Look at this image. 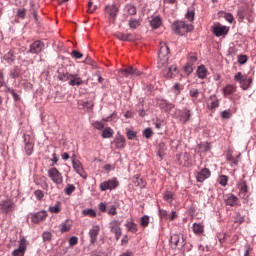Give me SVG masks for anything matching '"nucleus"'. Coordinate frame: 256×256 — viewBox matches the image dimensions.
Wrapping results in <instances>:
<instances>
[{"label":"nucleus","mask_w":256,"mask_h":256,"mask_svg":"<svg viewBox=\"0 0 256 256\" xmlns=\"http://www.w3.org/2000/svg\"><path fill=\"white\" fill-rule=\"evenodd\" d=\"M169 45L167 42H160V48L158 53V66L165 67L169 62Z\"/></svg>","instance_id":"1"},{"label":"nucleus","mask_w":256,"mask_h":256,"mask_svg":"<svg viewBox=\"0 0 256 256\" xmlns=\"http://www.w3.org/2000/svg\"><path fill=\"white\" fill-rule=\"evenodd\" d=\"M234 81L238 82L241 89L243 91H247V89H251L253 85V77H247V75H243L241 72H237L234 76Z\"/></svg>","instance_id":"2"},{"label":"nucleus","mask_w":256,"mask_h":256,"mask_svg":"<svg viewBox=\"0 0 256 256\" xmlns=\"http://www.w3.org/2000/svg\"><path fill=\"white\" fill-rule=\"evenodd\" d=\"M172 29L176 35H185V33L193 31V25L187 24L184 21H177L173 23Z\"/></svg>","instance_id":"3"},{"label":"nucleus","mask_w":256,"mask_h":256,"mask_svg":"<svg viewBox=\"0 0 256 256\" xmlns=\"http://www.w3.org/2000/svg\"><path fill=\"white\" fill-rule=\"evenodd\" d=\"M48 177L54 185H63V174L56 167L48 170Z\"/></svg>","instance_id":"4"},{"label":"nucleus","mask_w":256,"mask_h":256,"mask_svg":"<svg viewBox=\"0 0 256 256\" xmlns=\"http://www.w3.org/2000/svg\"><path fill=\"white\" fill-rule=\"evenodd\" d=\"M105 13L106 15H108L109 23H115V19L119 14V7H117V5L115 4L107 5L105 7Z\"/></svg>","instance_id":"5"},{"label":"nucleus","mask_w":256,"mask_h":256,"mask_svg":"<svg viewBox=\"0 0 256 256\" xmlns=\"http://www.w3.org/2000/svg\"><path fill=\"white\" fill-rule=\"evenodd\" d=\"M110 232L114 233L116 241H119L121 235H123V228H121L119 220H112L110 222Z\"/></svg>","instance_id":"6"},{"label":"nucleus","mask_w":256,"mask_h":256,"mask_svg":"<svg viewBox=\"0 0 256 256\" xmlns=\"http://www.w3.org/2000/svg\"><path fill=\"white\" fill-rule=\"evenodd\" d=\"M119 187V182L117 181V178L106 180L102 183H100V190L101 191H113V189H117Z\"/></svg>","instance_id":"7"},{"label":"nucleus","mask_w":256,"mask_h":256,"mask_svg":"<svg viewBox=\"0 0 256 256\" xmlns=\"http://www.w3.org/2000/svg\"><path fill=\"white\" fill-rule=\"evenodd\" d=\"M211 29L215 37H223L224 35H227V33H229V27L223 26L221 24H215L211 27Z\"/></svg>","instance_id":"8"},{"label":"nucleus","mask_w":256,"mask_h":256,"mask_svg":"<svg viewBox=\"0 0 256 256\" xmlns=\"http://www.w3.org/2000/svg\"><path fill=\"white\" fill-rule=\"evenodd\" d=\"M120 74L122 75V77H139L143 75V73L140 70L133 68L131 66H129L128 68L121 69Z\"/></svg>","instance_id":"9"},{"label":"nucleus","mask_w":256,"mask_h":256,"mask_svg":"<svg viewBox=\"0 0 256 256\" xmlns=\"http://www.w3.org/2000/svg\"><path fill=\"white\" fill-rule=\"evenodd\" d=\"M72 167L74 171H76V173L82 177V179H87V172H85V169H83V164L81 161L74 158L72 160Z\"/></svg>","instance_id":"10"},{"label":"nucleus","mask_w":256,"mask_h":256,"mask_svg":"<svg viewBox=\"0 0 256 256\" xmlns=\"http://www.w3.org/2000/svg\"><path fill=\"white\" fill-rule=\"evenodd\" d=\"M0 209L2 213H5L7 215V213H11L15 210V202L10 199L4 200L0 203Z\"/></svg>","instance_id":"11"},{"label":"nucleus","mask_w":256,"mask_h":256,"mask_svg":"<svg viewBox=\"0 0 256 256\" xmlns=\"http://www.w3.org/2000/svg\"><path fill=\"white\" fill-rule=\"evenodd\" d=\"M224 203L225 205H229L230 207H238L240 205L239 198L235 196V194H226L224 196Z\"/></svg>","instance_id":"12"},{"label":"nucleus","mask_w":256,"mask_h":256,"mask_svg":"<svg viewBox=\"0 0 256 256\" xmlns=\"http://www.w3.org/2000/svg\"><path fill=\"white\" fill-rule=\"evenodd\" d=\"M44 47L45 45L41 41L37 40L30 45L29 53H32L33 55H39V53L43 51Z\"/></svg>","instance_id":"13"},{"label":"nucleus","mask_w":256,"mask_h":256,"mask_svg":"<svg viewBox=\"0 0 256 256\" xmlns=\"http://www.w3.org/2000/svg\"><path fill=\"white\" fill-rule=\"evenodd\" d=\"M211 177V170L204 168L201 171L196 173V180L198 183H203L206 179Z\"/></svg>","instance_id":"14"},{"label":"nucleus","mask_w":256,"mask_h":256,"mask_svg":"<svg viewBox=\"0 0 256 256\" xmlns=\"http://www.w3.org/2000/svg\"><path fill=\"white\" fill-rule=\"evenodd\" d=\"M27 249V240L25 238H22L20 240V245L19 248L14 250L12 252L13 256H24L25 255V250Z\"/></svg>","instance_id":"15"},{"label":"nucleus","mask_w":256,"mask_h":256,"mask_svg":"<svg viewBox=\"0 0 256 256\" xmlns=\"http://www.w3.org/2000/svg\"><path fill=\"white\" fill-rule=\"evenodd\" d=\"M207 107L210 111H215L219 107V98H217V95H211L209 97Z\"/></svg>","instance_id":"16"},{"label":"nucleus","mask_w":256,"mask_h":256,"mask_svg":"<svg viewBox=\"0 0 256 256\" xmlns=\"http://www.w3.org/2000/svg\"><path fill=\"white\" fill-rule=\"evenodd\" d=\"M238 188L240 190L239 197H241V199H247V197H249L247 195L249 191V188L247 187V182H245L244 180H241L238 184Z\"/></svg>","instance_id":"17"},{"label":"nucleus","mask_w":256,"mask_h":256,"mask_svg":"<svg viewBox=\"0 0 256 256\" xmlns=\"http://www.w3.org/2000/svg\"><path fill=\"white\" fill-rule=\"evenodd\" d=\"M45 219H47V211H39L31 217L32 223H41V221H45Z\"/></svg>","instance_id":"18"},{"label":"nucleus","mask_w":256,"mask_h":256,"mask_svg":"<svg viewBox=\"0 0 256 256\" xmlns=\"http://www.w3.org/2000/svg\"><path fill=\"white\" fill-rule=\"evenodd\" d=\"M114 37H116V39L119 41H135V36H133L131 33L125 34L123 32H116Z\"/></svg>","instance_id":"19"},{"label":"nucleus","mask_w":256,"mask_h":256,"mask_svg":"<svg viewBox=\"0 0 256 256\" xmlns=\"http://www.w3.org/2000/svg\"><path fill=\"white\" fill-rule=\"evenodd\" d=\"M68 84L71 87H79L80 85H83V78L79 77L78 74H72V76L70 77V81L68 82Z\"/></svg>","instance_id":"20"},{"label":"nucleus","mask_w":256,"mask_h":256,"mask_svg":"<svg viewBox=\"0 0 256 256\" xmlns=\"http://www.w3.org/2000/svg\"><path fill=\"white\" fill-rule=\"evenodd\" d=\"M99 226H93L89 231L90 243H97V237L99 235Z\"/></svg>","instance_id":"21"},{"label":"nucleus","mask_w":256,"mask_h":256,"mask_svg":"<svg viewBox=\"0 0 256 256\" xmlns=\"http://www.w3.org/2000/svg\"><path fill=\"white\" fill-rule=\"evenodd\" d=\"M158 105L160 109H164L166 113H170V111L175 107L172 103L167 102V100H159Z\"/></svg>","instance_id":"22"},{"label":"nucleus","mask_w":256,"mask_h":256,"mask_svg":"<svg viewBox=\"0 0 256 256\" xmlns=\"http://www.w3.org/2000/svg\"><path fill=\"white\" fill-rule=\"evenodd\" d=\"M150 25L152 29H159L163 25V18L161 16H154L150 21Z\"/></svg>","instance_id":"23"},{"label":"nucleus","mask_w":256,"mask_h":256,"mask_svg":"<svg viewBox=\"0 0 256 256\" xmlns=\"http://www.w3.org/2000/svg\"><path fill=\"white\" fill-rule=\"evenodd\" d=\"M180 121L181 123H187L188 121L191 120V110L189 109H184L181 113H180Z\"/></svg>","instance_id":"24"},{"label":"nucleus","mask_w":256,"mask_h":256,"mask_svg":"<svg viewBox=\"0 0 256 256\" xmlns=\"http://www.w3.org/2000/svg\"><path fill=\"white\" fill-rule=\"evenodd\" d=\"M125 137L123 136H118L114 139V145L116 149H125Z\"/></svg>","instance_id":"25"},{"label":"nucleus","mask_w":256,"mask_h":256,"mask_svg":"<svg viewBox=\"0 0 256 256\" xmlns=\"http://www.w3.org/2000/svg\"><path fill=\"white\" fill-rule=\"evenodd\" d=\"M196 73L199 79H205L208 73L207 67L205 65L198 66Z\"/></svg>","instance_id":"26"},{"label":"nucleus","mask_w":256,"mask_h":256,"mask_svg":"<svg viewBox=\"0 0 256 256\" xmlns=\"http://www.w3.org/2000/svg\"><path fill=\"white\" fill-rule=\"evenodd\" d=\"M179 241H181V236H179L178 234H173L170 237V245L172 249H177V247H179Z\"/></svg>","instance_id":"27"},{"label":"nucleus","mask_w":256,"mask_h":256,"mask_svg":"<svg viewBox=\"0 0 256 256\" xmlns=\"http://www.w3.org/2000/svg\"><path fill=\"white\" fill-rule=\"evenodd\" d=\"M237 91V86L233 84H228L223 88V95H233Z\"/></svg>","instance_id":"28"},{"label":"nucleus","mask_w":256,"mask_h":256,"mask_svg":"<svg viewBox=\"0 0 256 256\" xmlns=\"http://www.w3.org/2000/svg\"><path fill=\"white\" fill-rule=\"evenodd\" d=\"M125 227H127V231H129L130 233H137L138 231L137 224H135V222L130 220L126 221Z\"/></svg>","instance_id":"29"},{"label":"nucleus","mask_w":256,"mask_h":256,"mask_svg":"<svg viewBox=\"0 0 256 256\" xmlns=\"http://www.w3.org/2000/svg\"><path fill=\"white\" fill-rule=\"evenodd\" d=\"M200 91L197 88H192L189 90V96L191 97L193 103H197V99H199Z\"/></svg>","instance_id":"30"},{"label":"nucleus","mask_w":256,"mask_h":256,"mask_svg":"<svg viewBox=\"0 0 256 256\" xmlns=\"http://www.w3.org/2000/svg\"><path fill=\"white\" fill-rule=\"evenodd\" d=\"M133 183L135 187H140V189H144V187L147 185V182H145L143 178H139V176H135L133 178Z\"/></svg>","instance_id":"31"},{"label":"nucleus","mask_w":256,"mask_h":256,"mask_svg":"<svg viewBox=\"0 0 256 256\" xmlns=\"http://www.w3.org/2000/svg\"><path fill=\"white\" fill-rule=\"evenodd\" d=\"M124 11L127 15H137V8L133 4H127L124 7Z\"/></svg>","instance_id":"32"},{"label":"nucleus","mask_w":256,"mask_h":256,"mask_svg":"<svg viewBox=\"0 0 256 256\" xmlns=\"http://www.w3.org/2000/svg\"><path fill=\"white\" fill-rule=\"evenodd\" d=\"M239 157H241V154L237 155L235 158L233 154L228 153L226 156V159L231 163V166H233V165H239Z\"/></svg>","instance_id":"33"},{"label":"nucleus","mask_w":256,"mask_h":256,"mask_svg":"<svg viewBox=\"0 0 256 256\" xmlns=\"http://www.w3.org/2000/svg\"><path fill=\"white\" fill-rule=\"evenodd\" d=\"M237 16H238L239 21H243V19H245V17H247V8H245V7L238 8Z\"/></svg>","instance_id":"34"},{"label":"nucleus","mask_w":256,"mask_h":256,"mask_svg":"<svg viewBox=\"0 0 256 256\" xmlns=\"http://www.w3.org/2000/svg\"><path fill=\"white\" fill-rule=\"evenodd\" d=\"M192 229L196 235H201V233H203L205 231L204 226L201 224H198V223H194L192 226Z\"/></svg>","instance_id":"35"},{"label":"nucleus","mask_w":256,"mask_h":256,"mask_svg":"<svg viewBox=\"0 0 256 256\" xmlns=\"http://www.w3.org/2000/svg\"><path fill=\"white\" fill-rule=\"evenodd\" d=\"M60 231L62 233H68V231H71V224L69 223V220H66L64 223L60 224Z\"/></svg>","instance_id":"36"},{"label":"nucleus","mask_w":256,"mask_h":256,"mask_svg":"<svg viewBox=\"0 0 256 256\" xmlns=\"http://www.w3.org/2000/svg\"><path fill=\"white\" fill-rule=\"evenodd\" d=\"M175 73H177V66L172 65L168 68V72H167L166 76L168 79H173V77H175Z\"/></svg>","instance_id":"37"},{"label":"nucleus","mask_w":256,"mask_h":256,"mask_svg":"<svg viewBox=\"0 0 256 256\" xmlns=\"http://www.w3.org/2000/svg\"><path fill=\"white\" fill-rule=\"evenodd\" d=\"M4 61H7V63H13V61H15V54L13 53V50H10L4 55Z\"/></svg>","instance_id":"38"},{"label":"nucleus","mask_w":256,"mask_h":256,"mask_svg":"<svg viewBox=\"0 0 256 256\" xmlns=\"http://www.w3.org/2000/svg\"><path fill=\"white\" fill-rule=\"evenodd\" d=\"M102 137L103 139H111L113 137V130L110 127L105 128L102 132Z\"/></svg>","instance_id":"39"},{"label":"nucleus","mask_w":256,"mask_h":256,"mask_svg":"<svg viewBox=\"0 0 256 256\" xmlns=\"http://www.w3.org/2000/svg\"><path fill=\"white\" fill-rule=\"evenodd\" d=\"M82 214L85 216V217H97V212L94 210V209H84L82 211Z\"/></svg>","instance_id":"40"},{"label":"nucleus","mask_w":256,"mask_h":256,"mask_svg":"<svg viewBox=\"0 0 256 256\" xmlns=\"http://www.w3.org/2000/svg\"><path fill=\"white\" fill-rule=\"evenodd\" d=\"M33 142H27L24 146V149L26 151V155H33V149H34Z\"/></svg>","instance_id":"41"},{"label":"nucleus","mask_w":256,"mask_h":256,"mask_svg":"<svg viewBox=\"0 0 256 256\" xmlns=\"http://www.w3.org/2000/svg\"><path fill=\"white\" fill-rule=\"evenodd\" d=\"M72 75H73V74H70V73H68V72L59 73L58 79H59L60 81H64V82H66V81H71V76H72Z\"/></svg>","instance_id":"42"},{"label":"nucleus","mask_w":256,"mask_h":256,"mask_svg":"<svg viewBox=\"0 0 256 256\" xmlns=\"http://www.w3.org/2000/svg\"><path fill=\"white\" fill-rule=\"evenodd\" d=\"M218 183L219 185H221L222 187L227 186V183H229V177L226 175H221L218 178Z\"/></svg>","instance_id":"43"},{"label":"nucleus","mask_w":256,"mask_h":256,"mask_svg":"<svg viewBox=\"0 0 256 256\" xmlns=\"http://www.w3.org/2000/svg\"><path fill=\"white\" fill-rule=\"evenodd\" d=\"M197 62V53H189L188 54V64L190 65H195V63Z\"/></svg>","instance_id":"44"},{"label":"nucleus","mask_w":256,"mask_h":256,"mask_svg":"<svg viewBox=\"0 0 256 256\" xmlns=\"http://www.w3.org/2000/svg\"><path fill=\"white\" fill-rule=\"evenodd\" d=\"M185 17L190 23H193V21H195V11L188 10Z\"/></svg>","instance_id":"45"},{"label":"nucleus","mask_w":256,"mask_h":256,"mask_svg":"<svg viewBox=\"0 0 256 256\" xmlns=\"http://www.w3.org/2000/svg\"><path fill=\"white\" fill-rule=\"evenodd\" d=\"M140 225L141 227H149V216L144 215L140 218Z\"/></svg>","instance_id":"46"},{"label":"nucleus","mask_w":256,"mask_h":256,"mask_svg":"<svg viewBox=\"0 0 256 256\" xmlns=\"http://www.w3.org/2000/svg\"><path fill=\"white\" fill-rule=\"evenodd\" d=\"M221 117L222 119H231V117H233V114L231 113V109L222 111Z\"/></svg>","instance_id":"47"},{"label":"nucleus","mask_w":256,"mask_h":256,"mask_svg":"<svg viewBox=\"0 0 256 256\" xmlns=\"http://www.w3.org/2000/svg\"><path fill=\"white\" fill-rule=\"evenodd\" d=\"M75 185H73V184H68L67 185V187L65 188V193L67 194V195H71V194H73V193H75Z\"/></svg>","instance_id":"48"},{"label":"nucleus","mask_w":256,"mask_h":256,"mask_svg":"<svg viewBox=\"0 0 256 256\" xmlns=\"http://www.w3.org/2000/svg\"><path fill=\"white\" fill-rule=\"evenodd\" d=\"M184 72L186 73L187 76L191 75L193 73V64L187 63L186 66L184 67Z\"/></svg>","instance_id":"49"},{"label":"nucleus","mask_w":256,"mask_h":256,"mask_svg":"<svg viewBox=\"0 0 256 256\" xmlns=\"http://www.w3.org/2000/svg\"><path fill=\"white\" fill-rule=\"evenodd\" d=\"M139 25H141V23L139 22V20H133L131 19L129 21V27L130 29H137V27H139Z\"/></svg>","instance_id":"50"},{"label":"nucleus","mask_w":256,"mask_h":256,"mask_svg":"<svg viewBox=\"0 0 256 256\" xmlns=\"http://www.w3.org/2000/svg\"><path fill=\"white\" fill-rule=\"evenodd\" d=\"M143 135L146 139H151V137H153V130L151 128H146L143 131Z\"/></svg>","instance_id":"51"},{"label":"nucleus","mask_w":256,"mask_h":256,"mask_svg":"<svg viewBox=\"0 0 256 256\" xmlns=\"http://www.w3.org/2000/svg\"><path fill=\"white\" fill-rule=\"evenodd\" d=\"M93 127H94V129L101 131L102 129H104L105 124H103V122H101V121H96L93 123Z\"/></svg>","instance_id":"52"},{"label":"nucleus","mask_w":256,"mask_h":256,"mask_svg":"<svg viewBox=\"0 0 256 256\" xmlns=\"http://www.w3.org/2000/svg\"><path fill=\"white\" fill-rule=\"evenodd\" d=\"M48 211H50V213H60L61 207H59V204H56L55 206H50Z\"/></svg>","instance_id":"53"},{"label":"nucleus","mask_w":256,"mask_h":256,"mask_svg":"<svg viewBox=\"0 0 256 256\" xmlns=\"http://www.w3.org/2000/svg\"><path fill=\"white\" fill-rule=\"evenodd\" d=\"M34 195H35L36 199H38V201H41L43 199V197H45V193L43 192V190H36L34 192Z\"/></svg>","instance_id":"54"},{"label":"nucleus","mask_w":256,"mask_h":256,"mask_svg":"<svg viewBox=\"0 0 256 256\" xmlns=\"http://www.w3.org/2000/svg\"><path fill=\"white\" fill-rule=\"evenodd\" d=\"M52 238H53V234L51 232H44L42 234L43 241H51Z\"/></svg>","instance_id":"55"},{"label":"nucleus","mask_w":256,"mask_h":256,"mask_svg":"<svg viewBox=\"0 0 256 256\" xmlns=\"http://www.w3.org/2000/svg\"><path fill=\"white\" fill-rule=\"evenodd\" d=\"M82 106L85 109H88V111H91V109H93V107H94V104L92 101H86V102H82Z\"/></svg>","instance_id":"56"},{"label":"nucleus","mask_w":256,"mask_h":256,"mask_svg":"<svg viewBox=\"0 0 256 256\" xmlns=\"http://www.w3.org/2000/svg\"><path fill=\"white\" fill-rule=\"evenodd\" d=\"M127 138L132 141V139H135V137H137V132L133 131V130H128L126 132Z\"/></svg>","instance_id":"57"},{"label":"nucleus","mask_w":256,"mask_h":256,"mask_svg":"<svg viewBox=\"0 0 256 256\" xmlns=\"http://www.w3.org/2000/svg\"><path fill=\"white\" fill-rule=\"evenodd\" d=\"M79 243V238H77L76 236H72L69 239V245L70 247H75V245H77Z\"/></svg>","instance_id":"58"},{"label":"nucleus","mask_w":256,"mask_h":256,"mask_svg":"<svg viewBox=\"0 0 256 256\" xmlns=\"http://www.w3.org/2000/svg\"><path fill=\"white\" fill-rule=\"evenodd\" d=\"M164 201H167L168 203H171L173 201V193L172 192H166L164 195Z\"/></svg>","instance_id":"59"},{"label":"nucleus","mask_w":256,"mask_h":256,"mask_svg":"<svg viewBox=\"0 0 256 256\" xmlns=\"http://www.w3.org/2000/svg\"><path fill=\"white\" fill-rule=\"evenodd\" d=\"M26 15H27V10H25V9H18L17 17H19L20 19H25Z\"/></svg>","instance_id":"60"},{"label":"nucleus","mask_w":256,"mask_h":256,"mask_svg":"<svg viewBox=\"0 0 256 256\" xmlns=\"http://www.w3.org/2000/svg\"><path fill=\"white\" fill-rule=\"evenodd\" d=\"M95 11H97V6H93V2H89L87 13H95Z\"/></svg>","instance_id":"61"},{"label":"nucleus","mask_w":256,"mask_h":256,"mask_svg":"<svg viewBox=\"0 0 256 256\" xmlns=\"http://www.w3.org/2000/svg\"><path fill=\"white\" fill-rule=\"evenodd\" d=\"M224 18L226 19V21H228V23H232L233 21H235V18L231 13H225Z\"/></svg>","instance_id":"62"},{"label":"nucleus","mask_w":256,"mask_h":256,"mask_svg":"<svg viewBox=\"0 0 256 256\" xmlns=\"http://www.w3.org/2000/svg\"><path fill=\"white\" fill-rule=\"evenodd\" d=\"M108 215H117V206L112 205L108 210Z\"/></svg>","instance_id":"63"},{"label":"nucleus","mask_w":256,"mask_h":256,"mask_svg":"<svg viewBox=\"0 0 256 256\" xmlns=\"http://www.w3.org/2000/svg\"><path fill=\"white\" fill-rule=\"evenodd\" d=\"M72 57L74 59H81L83 57V54L77 50L72 51Z\"/></svg>","instance_id":"64"}]
</instances>
